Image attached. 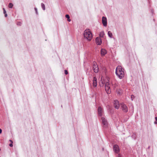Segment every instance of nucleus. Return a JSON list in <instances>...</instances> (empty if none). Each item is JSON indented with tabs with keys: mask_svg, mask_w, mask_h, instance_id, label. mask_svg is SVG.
<instances>
[{
	"mask_svg": "<svg viewBox=\"0 0 157 157\" xmlns=\"http://www.w3.org/2000/svg\"><path fill=\"white\" fill-rule=\"evenodd\" d=\"M109 80L108 78H106L105 79H102L101 77V80L99 82V84L101 86H102L105 85V90L108 94L111 93L110 89V84L109 83Z\"/></svg>",
	"mask_w": 157,
	"mask_h": 157,
	"instance_id": "obj_1",
	"label": "nucleus"
},
{
	"mask_svg": "<svg viewBox=\"0 0 157 157\" xmlns=\"http://www.w3.org/2000/svg\"><path fill=\"white\" fill-rule=\"evenodd\" d=\"M84 38L90 41L92 38V34L89 29H86L84 32Z\"/></svg>",
	"mask_w": 157,
	"mask_h": 157,
	"instance_id": "obj_2",
	"label": "nucleus"
},
{
	"mask_svg": "<svg viewBox=\"0 0 157 157\" xmlns=\"http://www.w3.org/2000/svg\"><path fill=\"white\" fill-rule=\"evenodd\" d=\"M124 70L121 66H118V77L121 79L124 75Z\"/></svg>",
	"mask_w": 157,
	"mask_h": 157,
	"instance_id": "obj_3",
	"label": "nucleus"
},
{
	"mask_svg": "<svg viewBox=\"0 0 157 157\" xmlns=\"http://www.w3.org/2000/svg\"><path fill=\"white\" fill-rule=\"evenodd\" d=\"M121 108L122 111L124 112H127L128 111V109L127 106L124 103L121 104Z\"/></svg>",
	"mask_w": 157,
	"mask_h": 157,
	"instance_id": "obj_4",
	"label": "nucleus"
},
{
	"mask_svg": "<svg viewBox=\"0 0 157 157\" xmlns=\"http://www.w3.org/2000/svg\"><path fill=\"white\" fill-rule=\"evenodd\" d=\"M93 68L94 70V71L95 73H97L98 72V66L95 63H94L93 65Z\"/></svg>",
	"mask_w": 157,
	"mask_h": 157,
	"instance_id": "obj_5",
	"label": "nucleus"
},
{
	"mask_svg": "<svg viewBox=\"0 0 157 157\" xmlns=\"http://www.w3.org/2000/svg\"><path fill=\"white\" fill-rule=\"evenodd\" d=\"M102 23L104 26H106L107 25V19L106 17H102Z\"/></svg>",
	"mask_w": 157,
	"mask_h": 157,
	"instance_id": "obj_6",
	"label": "nucleus"
},
{
	"mask_svg": "<svg viewBox=\"0 0 157 157\" xmlns=\"http://www.w3.org/2000/svg\"><path fill=\"white\" fill-rule=\"evenodd\" d=\"M96 42L97 45H100L102 43V41L101 39L99 37H97L96 38Z\"/></svg>",
	"mask_w": 157,
	"mask_h": 157,
	"instance_id": "obj_7",
	"label": "nucleus"
},
{
	"mask_svg": "<svg viewBox=\"0 0 157 157\" xmlns=\"http://www.w3.org/2000/svg\"><path fill=\"white\" fill-rule=\"evenodd\" d=\"M101 120L103 124L106 127L108 125V122L106 120L104 117L101 118Z\"/></svg>",
	"mask_w": 157,
	"mask_h": 157,
	"instance_id": "obj_8",
	"label": "nucleus"
},
{
	"mask_svg": "<svg viewBox=\"0 0 157 157\" xmlns=\"http://www.w3.org/2000/svg\"><path fill=\"white\" fill-rule=\"evenodd\" d=\"M102 113L103 110L102 108L100 106L99 107L98 109V115L100 116H101L102 114Z\"/></svg>",
	"mask_w": 157,
	"mask_h": 157,
	"instance_id": "obj_9",
	"label": "nucleus"
},
{
	"mask_svg": "<svg viewBox=\"0 0 157 157\" xmlns=\"http://www.w3.org/2000/svg\"><path fill=\"white\" fill-rule=\"evenodd\" d=\"M101 53L102 56H104L106 54L107 51L104 49H101Z\"/></svg>",
	"mask_w": 157,
	"mask_h": 157,
	"instance_id": "obj_10",
	"label": "nucleus"
},
{
	"mask_svg": "<svg viewBox=\"0 0 157 157\" xmlns=\"http://www.w3.org/2000/svg\"><path fill=\"white\" fill-rule=\"evenodd\" d=\"M93 85L94 87H96L97 85V80L95 77H94L93 81Z\"/></svg>",
	"mask_w": 157,
	"mask_h": 157,
	"instance_id": "obj_11",
	"label": "nucleus"
},
{
	"mask_svg": "<svg viewBox=\"0 0 157 157\" xmlns=\"http://www.w3.org/2000/svg\"><path fill=\"white\" fill-rule=\"evenodd\" d=\"M113 150L115 153H117L118 152V145H115L113 146Z\"/></svg>",
	"mask_w": 157,
	"mask_h": 157,
	"instance_id": "obj_12",
	"label": "nucleus"
},
{
	"mask_svg": "<svg viewBox=\"0 0 157 157\" xmlns=\"http://www.w3.org/2000/svg\"><path fill=\"white\" fill-rule=\"evenodd\" d=\"M118 104V101L117 100H115L114 102V105L115 108L118 109V106L117 105Z\"/></svg>",
	"mask_w": 157,
	"mask_h": 157,
	"instance_id": "obj_13",
	"label": "nucleus"
},
{
	"mask_svg": "<svg viewBox=\"0 0 157 157\" xmlns=\"http://www.w3.org/2000/svg\"><path fill=\"white\" fill-rule=\"evenodd\" d=\"M108 35L109 37H110L111 38H112L113 34L112 32L111 31H109L108 32Z\"/></svg>",
	"mask_w": 157,
	"mask_h": 157,
	"instance_id": "obj_14",
	"label": "nucleus"
},
{
	"mask_svg": "<svg viewBox=\"0 0 157 157\" xmlns=\"http://www.w3.org/2000/svg\"><path fill=\"white\" fill-rule=\"evenodd\" d=\"M105 35L104 32V31L101 32L100 33L99 35L101 37H103Z\"/></svg>",
	"mask_w": 157,
	"mask_h": 157,
	"instance_id": "obj_15",
	"label": "nucleus"
},
{
	"mask_svg": "<svg viewBox=\"0 0 157 157\" xmlns=\"http://www.w3.org/2000/svg\"><path fill=\"white\" fill-rule=\"evenodd\" d=\"M41 6L43 10H45V6L44 4L43 3H41Z\"/></svg>",
	"mask_w": 157,
	"mask_h": 157,
	"instance_id": "obj_16",
	"label": "nucleus"
},
{
	"mask_svg": "<svg viewBox=\"0 0 157 157\" xmlns=\"http://www.w3.org/2000/svg\"><path fill=\"white\" fill-rule=\"evenodd\" d=\"M13 4L12 3H10L9 4V7L10 8H12L13 7Z\"/></svg>",
	"mask_w": 157,
	"mask_h": 157,
	"instance_id": "obj_17",
	"label": "nucleus"
},
{
	"mask_svg": "<svg viewBox=\"0 0 157 157\" xmlns=\"http://www.w3.org/2000/svg\"><path fill=\"white\" fill-rule=\"evenodd\" d=\"M118 69V66H117L116 68V72H115V73H116V75H118V72H117V70Z\"/></svg>",
	"mask_w": 157,
	"mask_h": 157,
	"instance_id": "obj_18",
	"label": "nucleus"
},
{
	"mask_svg": "<svg viewBox=\"0 0 157 157\" xmlns=\"http://www.w3.org/2000/svg\"><path fill=\"white\" fill-rule=\"evenodd\" d=\"M135 96L133 95H131V98L132 101L133 100V99L134 98Z\"/></svg>",
	"mask_w": 157,
	"mask_h": 157,
	"instance_id": "obj_19",
	"label": "nucleus"
},
{
	"mask_svg": "<svg viewBox=\"0 0 157 157\" xmlns=\"http://www.w3.org/2000/svg\"><path fill=\"white\" fill-rule=\"evenodd\" d=\"M65 17L66 18H67V19H69L70 18L68 14H66L65 15Z\"/></svg>",
	"mask_w": 157,
	"mask_h": 157,
	"instance_id": "obj_20",
	"label": "nucleus"
},
{
	"mask_svg": "<svg viewBox=\"0 0 157 157\" xmlns=\"http://www.w3.org/2000/svg\"><path fill=\"white\" fill-rule=\"evenodd\" d=\"M65 74L66 75H67L68 73V71L67 70H65Z\"/></svg>",
	"mask_w": 157,
	"mask_h": 157,
	"instance_id": "obj_21",
	"label": "nucleus"
},
{
	"mask_svg": "<svg viewBox=\"0 0 157 157\" xmlns=\"http://www.w3.org/2000/svg\"><path fill=\"white\" fill-rule=\"evenodd\" d=\"M155 119L156 121L155 122V124H157V117H155Z\"/></svg>",
	"mask_w": 157,
	"mask_h": 157,
	"instance_id": "obj_22",
	"label": "nucleus"
},
{
	"mask_svg": "<svg viewBox=\"0 0 157 157\" xmlns=\"http://www.w3.org/2000/svg\"><path fill=\"white\" fill-rule=\"evenodd\" d=\"M21 23L20 22H17V25H21Z\"/></svg>",
	"mask_w": 157,
	"mask_h": 157,
	"instance_id": "obj_23",
	"label": "nucleus"
},
{
	"mask_svg": "<svg viewBox=\"0 0 157 157\" xmlns=\"http://www.w3.org/2000/svg\"><path fill=\"white\" fill-rule=\"evenodd\" d=\"M3 12L4 13H6V11L5 10V8H3Z\"/></svg>",
	"mask_w": 157,
	"mask_h": 157,
	"instance_id": "obj_24",
	"label": "nucleus"
},
{
	"mask_svg": "<svg viewBox=\"0 0 157 157\" xmlns=\"http://www.w3.org/2000/svg\"><path fill=\"white\" fill-rule=\"evenodd\" d=\"M34 9H35V10L36 12V13L37 14V9L36 8H34Z\"/></svg>",
	"mask_w": 157,
	"mask_h": 157,
	"instance_id": "obj_25",
	"label": "nucleus"
},
{
	"mask_svg": "<svg viewBox=\"0 0 157 157\" xmlns=\"http://www.w3.org/2000/svg\"><path fill=\"white\" fill-rule=\"evenodd\" d=\"M9 146H10L11 147H12V146H13V144H12V143H11V144H9Z\"/></svg>",
	"mask_w": 157,
	"mask_h": 157,
	"instance_id": "obj_26",
	"label": "nucleus"
},
{
	"mask_svg": "<svg viewBox=\"0 0 157 157\" xmlns=\"http://www.w3.org/2000/svg\"><path fill=\"white\" fill-rule=\"evenodd\" d=\"M5 14V16L6 17H7V14L6 13H4Z\"/></svg>",
	"mask_w": 157,
	"mask_h": 157,
	"instance_id": "obj_27",
	"label": "nucleus"
},
{
	"mask_svg": "<svg viewBox=\"0 0 157 157\" xmlns=\"http://www.w3.org/2000/svg\"><path fill=\"white\" fill-rule=\"evenodd\" d=\"M67 21H68L70 22V21H71V20H70L69 18V19H67Z\"/></svg>",
	"mask_w": 157,
	"mask_h": 157,
	"instance_id": "obj_28",
	"label": "nucleus"
},
{
	"mask_svg": "<svg viewBox=\"0 0 157 157\" xmlns=\"http://www.w3.org/2000/svg\"><path fill=\"white\" fill-rule=\"evenodd\" d=\"M2 132V130L1 129H0V134Z\"/></svg>",
	"mask_w": 157,
	"mask_h": 157,
	"instance_id": "obj_29",
	"label": "nucleus"
},
{
	"mask_svg": "<svg viewBox=\"0 0 157 157\" xmlns=\"http://www.w3.org/2000/svg\"><path fill=\"white\" fill-rule=\"evenodd\" d=\"M10 142H11V143H13V142H12V141L11 140H10Z\"/></svg>",
	"mask_w": 157,
	"mask_h": 157,
	"instance_id": "obj_30",
	"label": "nucleus"
},
{
	"mask_svg": "<svg viewBox=\"0 0 157 157\" xmlns=\"http://www.w3.org/2000/svg\"><path fill=\"white\" fill-rule=\"evenodd\" d=\"M118 157H121L120 155H118Z\"/></svg>",
	"mask_w": 157,
	"mask_h": 157,
	"instance_id": "obj_31",
	"label": "nucleus"
}]
</instances>
